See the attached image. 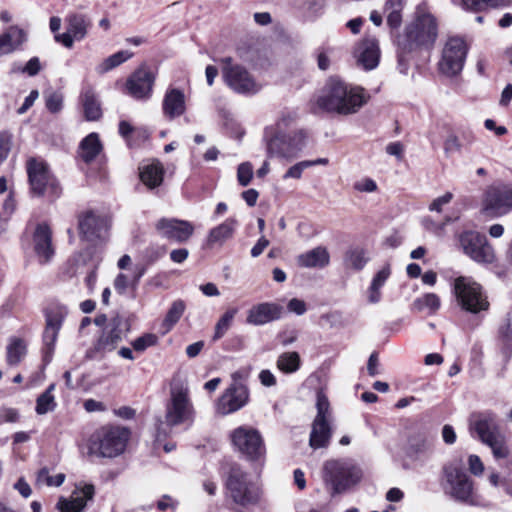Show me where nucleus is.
<instances>
[{
	"instance_id": "obj_19",
	"label": "nucleus",
	"mask_w": 512,
	"mask_h": 512,
	"mask_svg": "<svg viewBox=\"0 0 512 512\" xmlns=\"http://www.w3.org/2000/svg\"><path fill=\"white\" fill-rule=\"evenodd\" d=\"M469 429L472 435L476 434L483 443L501 434L496 415L489 411L472 414L469 419Z\"/></svg>"
},
{
	"instance_id": "obj_25",
	"label": "nucleus",
	"mask_w": 512,
	"mask_h": 512,
	"mask_svg": "<svg viewBox=\"0 0 512 512\" xmlns=\"http://www.w3.org/2000/svg\"><path fill=\"white\" fill-rule=\"evenodd\" d=\"M33 247L40 263H47L53 257L52 231L46 223L36 226L33 233Z\"/></svg>"
},
{
	"instance_id": "obj_27",
	"label": "nucleus",
	"mask_w": 512,
	"mask_h": 512,
	"mask_svg": "<svg viewBox=\"0 0 512 512\" xmlns=\"http://www.w3.org/2000/svg\"><path fill=\"white\" fill-rule=\"evenodd\" d=\"M94 495V486L85 484L77 487L70 499L60 498L57 507L61 512H82L88 500Z\"/></svg>"
},
{
	"instance_id": "obj_48",
	"label": "nucleus",
	"mask_w": 512,
	"mask_h": 512,
	"mask_svg": "<svg viewBox=\"0 0 512 512\" xmlns=\"http://www.w3.org/2000/svg\"><path fill=\"white\" fill-rule=\"evenodd\" d=\"M488 445L496 459H504L509 456V448L506 445L505 439L502 434L498 435L492 440L485 443Z\"/></svg>"
},
{
	"instance_id": "obj_49",
	"label": "nucleus",
	"mask_w": 512,
	"mask_h": 512,
	"mask_svg": "<svg viewBox=\"0 0 512 512\" xmlns=\"http://www.w3.org/2000/svg\"><path fill=\"white\" fill-rule=\"evenodd\" d=\"M132 56H133V53H131L127 50L119 51V52L109 56L108 58H106L104 60V62L102 64L103 71H109V70L119 66L120 64H122L125 61H127L128 59H130Z\"/></svg>"
},
{
	"instance_id": "obj_51",
	"label": "nucleus",
	"mask_w": 512,
	"mask_h": 512,
	"mask_svg": "<svg viewBox=\"0 0 512 512\" xmlns=\"http://www.w3.org/2000/svg\"><path fill=\"white\" fill-rule=\"evenodd\" d=\"M253 178V165L250 162H243L237 168L238 183L246 187L250 184Z\"/></svg>"
},
{
	"instance_id": "obj_34",
	"label": "nucleus",
	"mask_w": 512,
	"mask_h": 512,
	"mask_svg": "<svg viewBox=\"0 0 512 512\" xmlns=\"http://www.w3.org/2000/svg\"><path fill=\"white\" fill-rule=\"evenodd\" d=\"M25 41V33L22 29L11 26L0 35V56L15 51Z\"/></svg>"
},
{
	"instance_id": "obj_36",
	"label": "nucleus",
	"mask_w": 512,
	"mask_h": 512,
	"mask_svg": "<svg viewBox=\"0 0 512 512\" xmlns=\"http://www.w3.org/2000/svg\"><path fill=\"white\" fill-rule=\"evenodd\" d=\"M81 102L85 118L88 121H96L102 116L100 102L92 89H86L82 92Z\"/></svg>"
},
{
	"instance_id": "obj_13",
	"label": "nucleus",
	"mask_w": 512,
	"mask_h": 512,
	"mask_svg": "<svg viewBox=\"0 0 512 512\" xmlns=\"http://www.w3.org/2000/svg\"><path fill=\"white\" fill-rule=\"evenodd\" d=\"M317 415L312 423L309 444L313 449L324 448L331 438L330 404L328 398L321 392L317 394Z\"/></svg>"
},
{
	"instance_id": "obj_18",
	"label": "nucleus",
	"mask_w": 512,
	"mask_h": 512,
	"mask_svg": "<svg viewBox=\"0 0 512 512\" xmlns=\"http://www.w3.org/2000/svg\"><path fill=\"white\" fill-rule=\"evenodd\" d=\"M483 209L496 216L512 210V185L490 187L483 200Z\"/></svg>"
},
{
	"instance_id": "obj_1",
	"label": "nucleus",
	"mask_w": 512,
	"mask_h": 512,
	"mask_svg": "<svg viewBox=\"0 0 512 512\" xmlns=\"http://www.w3.org/2000/svg\"><path fill=\"white\" fill-rule=\"evenodd\" d=\"M296 118L295 112L284 111L274 124L265 127L263 141L268 157L292 160L306 147L307 132L304 129L290 130Z\"/></svg>"
},
{
	"instance_id": "obj_11",
	"label": "nucleus",
	"mask_w": 512,
	"mask_h": 512,
	"mask_svg": "<svg viewBox=\"0 0 512 512\" xmlns=\"http://www.w3.org/2000/svg\"><path fill=\"white\" fill-rule=\"evenodd\" d=\"M194 420V408L188 390L182 387L172 388L170 401L166 407L164 424L168 427L191 424Z\"/></svg>"
},
{
	"instance_id": "obj_24",
	"label": "nucleus",
	"mask_w": 512,
	"mask_h": 512,
	"mask_svg": "<svg viewBox=\"0 0 512 512\" xmlns=\"http://www.w3.org/2000/svg\"><path fill=\"white\" fill-rule=\"evenodd\" d=\"M283 313V307L270 302L252 306L247 312L246 322L250 325L261 326L278 320Z\"/></svg>"
},
{
	"instance_id": "obj_53",
	"label": "nucleus",
	"mask_w": 512,
	"mask_h": 512,
	"mask_svg": "<svg viewBox=\"0 0 512 512\" xmlns=\"http://www.w3.org/2000/svg\"><path fill=\"white\" fill-rule=\"evenodd\" d=\"M45 102L51 113H58L63 108V95L59 92H50L45 96Z\"/></svg>"
},
{
	"instance_id": "obj_58",
	"label": "nucleus",
	"mask_w": 512,
	"mask_h": 512,
	"mask_svg": "<svg viewBox=\"0 0 512 512\" xmlns=\"http://www.w3.org/2000/svg\"><path fill=\"white\" fill-rule=\"evenodd\" d=\"M306 168H309L308 163H305V161L298 162L295 165L291 166L286 171L283 178L284 179H288V178L300 179L302 176L303 170Z\"/></svg>"
},
{
	"instance_id": "obj_64",
	"label": "nucleus",
	"mask_w": 512,
	"mask_h": 512,
	"mask_svg": "<svg viewBox=\"0 0 512 512\" xmlns=\"http://www.w3.org/2000/svg\"><path fill=\"white\" fill-rule=\"evenodd\" d=\"M258 377L261 384L265 387H272L277 383L276 377L268 369L261 370Z\"/></svg>"
},
{
	"instance_id": "obj_52",
	"label": "nucleus",
	"mask_w": 512,
	"mask_h": 512,
	"mask_svg": "<svg viewBox=\"0 0 512 512\" xmlns=\"http://www.w3.org/2000/svg\"><path fill=\"white\" fill-rule=\"evenodd\" d=\"M157 343V336L151 333L144 334L135 339L131 345L136 352H143Z\"/></svg>"
},
{
	"instance_id": "obj_50",
	"label": "nucleus",
	"mask_w": 512,
	"mask_h": 512,
	"mask_svg": "<svg viewBox=\"0 0 512 512\" xmlns=\"http://www.w3.org/2000/svg\"><path fill=\"white\" fill-rule=\"evenodd\" d=\"M166 254V247L160 245H151L147 247L143 254L146 265H152Z\"/></svg>"
},
{
	"instance_id": "obj_33",
	"label": "nucleus",
	"mask_w": 512,
	"mask_h": 512,
	"mask_svg": "<svg viewBox=\"0 0 512 512\" xmlns=\"http://www.w3.org/2000/svg\"><path fill=\"white\" fill-rule=\"evenodd\" d=\"M238 226L235 218H228L218 226L209 231L207 242L209 245H222L225 241L231 239Z\"/></svg>"
},
{
	"instance_id": "obj_15",
	"label": "nucleus",
	"mask_w": 512,
	"mask_h": 512,
	"mask_svg": "<svg viewBox=\"0 0 512 512\" xmlns=\"http://www.w3.org/2000/svg\"><path fill=\"white\" fill-rule=\"evenodd\" d=\"M468 47L460 37H451L447 40L442 58L439 62V70L446 76L452 77L459 74L464 66Z\"/></svg>"
},
{
	"instance_id": "obj_6",
	"label": "nucleus",
	"mask_w": 512,
	"mask_h": 512,
	"mask_svg": "<svg viewBox=\"0 0 512 512\" xmlns=\"http://www.w3.org/2000/svg\"><path fill=\"white\" fill-rule=\"evenodd\" d=\"M228 496L234 503L246 507L258 503L260 488L243 469L232 466L226 480Z\"/></svg>"
},
{
	"instance_id": "obj_47",
	"label": "nucleus",
	"mask_w": 512,
	"mask_h": 512,
	"mask_svg": "<svg viewBox=\"0 0 512 512\" xmlns=\"http://www.w3.org/2000/svg\"><path fill=\"white\" fill-rule=\"evenodd\" d=\"M509 0H462V5L466 10L482 11L488 7H497L504 5Z\"/></svg>"
},
{
	"instance_id": "obj_21",
	"label": "nucleus",
	"mask_w": 512,
	"mask_h": 512,
	"mask_svg": "<svg viewBox=\"0 0 512 512\" xmlns=\"http://www.w3.org/2000/svg\"><path fill=\"white\" fill-rule=\"evenodd\" d=\"M156 229L163 237L179 243L186 242L194 232V226L190 222L174 218L160 219Z\"/></svg>"
},
{
	"instance_id": "obj_46",
	"label": "nucleus",
	"mask_w": 512,
	"mask_h": 512,
	"mask_svg": "<svg viewBox=\"0 0 512 512\" xmlns=\"http://www.w3.org/2000/svg\"><path fill=\"white\" fill-rule=\"evenodd\" d=\"M65 480V474L59 473L55 476L49 475V470L47 468H42L38 471L36 477V486H48V487H59L63 484Z\"/></svg>"
},
{
	"instance_id": "obj_26",
	"label": "nucleus",
	"mask_w": 512,
	"mask_h": 512,
	"mask_svg": "<svg viewBox=\"0 0 512 512\" xmlns=\"http://www.w3.org/2000/svg\"><path fill=\"white\" fill-rule=\"evenodd\" d=\"M79 233L89 241L100 238L106 230V222L93 211H85L78 216Z\"/></svg>"
},
{
	"instance_id": "obj_23",
	"label": "nucleus",
	"mask_w": 512,
	"mask_h": 512,
	"mask_svg": "<svg viewBox=\"0 0 512 512\" xmlns=\"http://www.w3.org/2000/svg\"><path fill=\"white\" fill-rule=\"evenodd\" d=\"M154 76L146 68H139L127 80L129 94L136 99L149 98L152 93Z\"/></svg>"
},
{
	"instance_id": "obj_5",
	"label": "nucleus",
	"mask_w": 512,
	"mask_h": 512,
	"mask_svg": "<svg viewBox=\"0 0 512 512\" xmlns=\"http://www.w3.org/2000/svg\"><path fill=\"white\" fill-rule=\"evenodd\" d=\"M130 437V431L120 426H104L97 430L89 447L90 454L113 458L122 454Z\"/></svg>"
},
{
	"instance_id": "obj_62",
	"label": "nucleus",
	"mask_w": 512,
	"mask_h": 512,
	"mask_svg": "<svg viewBox=\"0 0 512 512\" xmlns=\"http://www.w3.org/2000/svg\"><path fill=\"white\" fill-rule=\"evenodd\" d=\"M385 150H386L387 154H389L391 156H395L398 160L403 159L405 148L401 142H399V141L391 142L386 146Z\"/></svg>"
},
{
	"instance_id": "obj_45",
	"label": "nucleus",
	"mask_w": 512,
	"mask_h": 512,
	"mask_svg": "<svg viewBox=\"0 0 512 512\" xmlns=\"http://www.w3.org/2000/svg\"><path fill=\"white\" fill-rule=\"evenodd\" d=\"M440 305V298L434 293L424 294L413 302V307L417 311L428 310L431 313L436 312L440 308Z\"/></svg>"
},
{
	"instance_id": "obj_43",
	"label": "nucleus",
	"mask_w": 512,
	"mask_h": 512,
	"mask_svg": "<svg viewBox=\"0 0 512 512\" xmlns=\"http://www.w3.org/2000/svg\"><path fill=\"white\" fill-rule=\"evenodd\" d=\"M300 367V356L297 352H285L277 359V368L284 373L296 372Z\"/></svg>"
},
{
	"instance_id": "obj_57",
	"label": "nucleus",
	"mask_w": 512,
	"mask_h": 512,
	"mask_svg": "<svg viewBox=\"0 0 512 512\" xmlns=\"http://www.w3.org/2000/svg\"><path fill=\"white\" fill-rule=\"evenodd\" d=\"M453 199V194L451 192H446L445 194L435 198L431 204L429 205L430 211L441 212L443 206L449 204Z\"/></svg>"
},
{
	"instance_id": "obj_4",
	"label": "nucleus",
	"mask_w": 512,
	"mask_h": 512,
	"mask_svg": "<svg viewBox=\"0 0 512 512\" xmlns=\"http://www.w3.org/2000/svg\"><path fill=\"white\" fill-rule=\"evenodd\" d=\"M440 485L445 495L462 503H472L474 483L467 474L461 459H453L442 468Z\"/></svg>"
},
{
	"instance_id": "obj_28",
	"label": "nucleus",
	"mask_w": 512,
	"mask_h": 512,
	"mask_svg": "<svg viewBox=\"0 0 512 512\" xmlns=\"http://www.w3.org/2000/svg\"><path fill=\"white\" fill-rule=\"evenodd\" d=\"M162 111L164 116L169 120L183 115L186 111L185 95L183 91L177 88L168 89L163 98Z\"/></svg>"
},
{
	"instance_id": "obj_35",
	"label": "nucleus",
	"mask_w": 512,
	"mask_h": 512,
	"mask_svg": "<svg viewBox=\"0 0 512 512\" xmlns=\"http://www.w3.org/2000/svg\"><path fill=\"white\" fill-rule=\"evenodd\" d=\"M164 167L159 161H153L140 168V179L149 189L160 186L163 182Z\"/></svg>"
},
{
	"instance_id": "obj_9",
	"label": "nucleus",
	"mask_w": 512,
	"mask_h": 512,
	"mask_svg": "<svg viewBox=\"0 0 512 512\" xmlns=\"http://www.w3.org/2000/svg\"><path fill=\"white\" fill-rule=\"evenodd\" d=\"M459 245L463 253L479 264H492L496 254L485 235L474 230H467L459 234Z\"/></svg>"
},
{
	"instance_id": "obj_60",
	"label": "nucleus",
	"mask_w": 512,
	"mask_h": 512,
	"mask_svg": "<svg viewBox=\"0 0 512 512\" xmlns=\"http://www.w3.org/2000/svg\"><path fill=\"white\" fill-rule=\"evenodd\" d=\"M354 189L359 192L371 193L376 191L377 184L371 178H364L354 183Z\"/></svg>"
},
{
	"instance_id": "obj_56",
	"label": "nucleus",
	"mask_w": 512,
	"mask_h": 512,
	"mask_svg": "<svg viewBox=\"0 0 512 512\" xmlns=\"http://www.w3.org/2000/svg\"><path fill=\"white\" fill-rule=\"evenodd\" d=\"M113 286L118 294L124 295L127 289L131 287V280L126 274L119 273L114 279Z\"/></svg>"
},
{
	"instance_id": "obj_22",
	"label": "nucleus",
	"mask_w": 512,
	"mask_h": 512,
	"mask_svg": "<svg viewBox=\"0 0 512 512\" xmlns=\"http://www.w3.org/2000/svg\"><path fill=\"white\" fill-rule=\"evenodd\" d=\"M354 56L357 64L365 70H372L378 66L380 48L376 38L367 37L358 43Z\"/></svg>"
},
{
	"instance_id": "obj_12",
	"label": "nucleus",
	"mask_w": 512,
	"mask_h": 512,
	"mask_svg": "<svg viewBox=\"0 0 512 512\" xmlns=\"http://www.w3.org/2000/svg\"><path fill=\"white\" fill-rule=\"evenodd\" d=\"M233 446L247 459L258 460L265 454V445L258 430L240 426L230 435Z\"/></svg>"
},
{
	"instance_id": "obj_10",
	"label": "nucleus",
	"mask_w": 512,
	"mask_h": 512,
	"mask_svg": "<svg viewBox=\"0 0 512 512\" xmlns=\"http://www.w3.org/2000/svg\"><path fill=\"white\" fill-rule=\"evenodd\" d=\"M220 61L223 64V79L234 92L239 94H255L260 90L261 86L245 67L233 63L230 57L222 58Z\"/></svg>"
},
{
	"instance_id": "obj_59",
	"label": "nucleus",
	"mask_w": 512,
	"mask_h": 512,
	"mask_svg": "<svg viewBox=\"0 0 512 512\" xmlns=\"http://www.w3.org/2000/svg\"><path fill=\"white\" fill-rule=\"evenodd\" d=\"M461 147L462 145L459 138L454 134L449 135L444 141V150L446 154L459 152Z\"/></svg>"
},
{
	"instance_id": "obj_3",
	"label": "nucleus",
	"mask_w": 512,
	"mask_h": 512,
	"mask_svg": "<svg viewBox=\"0 0 512 512\" xmlns=\"http://www.w3.org/2000/svg\"><path fill=\"white\" fill-rule=\"evenodd\" d=\"M437 35L438 25L435 17L429 13H422L397 36L396 43L402 53H406L419 47H431Z\"/></svg>"
},
{
	"instance_id": "obj_61",
	"label": "nucleus",
	"mask_w": 512,
	"mask_h": 512,
	"mask_svg": "<svg viewBox=\"0 0 512 512\" xmlns=\"http://www.w3.org/2000/svg\"><path fill=\"white\" fill-rule=\"evenodd\" d=\"M469 470L475 476L482 475L484 471V465L481 459L477 455H470L468 458Z\"/></svg>"
},
{
	"instance_id": "obj_37",
	"label": "nucleus",
	"mask_w": 512,
	"mask_h": 512,
	"mask_svg": "<svg viewBox=\"0 0 512 512\" xmlns=\"http://www.w3.org/2000/svg\"><path fill=\"white\" fill-rule=\"evenodd\" d=\"M390 275L391 269L389 265L384 266L376 273L368 289V301L370 303L375 304L381 300V288L384 286Z\"/></svg>"
},
{
	"instance_id": "obj_54",
	"label": "nucleus",
	"mask_w": 512,
	"mask_h": 512,
	"mask_svg": "<svg viewBox=\"0 0 512 512\" xmlns=\"http://www.w3.org/2000/svg\"><path fill=\"white\" fill-rule=\"evenodd\" d=\"M60 329L61 328L58 327V326H54L52 324L46 323L45 330H44V333H43V341H44L45 346L49 350L53 349L54 344H55V342L57 340L58 333H59Z\"/></svg>"
},
{
	"instance_id": "obj_42",
	"label": "nucleus",
	"mask_w": 512,
	"mask_h": 512,
	"mask_svg": "<svg viewBox=\"0 0 512 512\" xmlns=\"http://www.w3.org/2000/svg\"><path fill=\"white\" fill-rule=\"evenodd\" d=\"M68 314V308L58 302L51 303L46 309V323L58 326L61 328L64 318Z\"/></svg>"
},
{
	"instance_id": "obj_40",
	"label": "nucleus",
	"mask_w": 512,
	"mask_h": 512,
	"mask_svg": "<svg viewBox=\"0 0 512 512\" xmlns=\"http://www.w3.org/2000/svg\"><path fill=\"white\" fill-rule=\"evenodd\" d=\"M237 312H238L237 308H229L219 318V320L217 321V323L215 325L214 334L212 337L213 342L218 341L226 334V332L230 329Z\"/></svg>"
},
{
	"instance_id": "obj_7",
	"label": "nucleus",
	"mask_w": 512,
	"mask_h": 512,
	"mask_svg": "<svg viewBox=\"0 0 512 512\" xmlns=\"http://www.w3.org/2000/svg\"><path fill=\"white\" fill-rule=\"evenodd\" d=\"M324 480L332 487V494L344 492L358 483L362 477L361 469L349 460H328L323 466Z\"/></svg>"
},
{
	"instance_id": "obj_44",
	"label": "nucleus",
	"mask_w": 512,
	"mask_h": 512,
	"mask_svg": "<svg viewBox=\"0 0 512 512\" xmlns=\"http://www.w3.org/2000/svg\"><path fill=\"white\" fill-rule=\"evenodd\" d=\"M55 389V384L49 385V387L43 392L38 398L36 402V412L39 415L46 414L50 411H53L56 403L54 400V396L52 395L53 390Z\"/></svg>"
},
{
	"instance_id": "obj_8",
	"label": "nucleus",
	"mask_w": 512,
	"mask_h": 512,
	"mask_svg": "<svg viewBox=\"0 0 512 512\" xmlns=\"http://www.w3.org/2000/svg\"><path fill=\"white\" fill-rule=\"evenodd\" d=\"M453 290L458 304L466 311L478 313L488 309L489 303L480 284L471 277H457L454 280Z\"/></svg>"
},
{
	"instance_id": "obj_2",
	"label": "nucleus",
	"mask_w": 512,
	"mask_h": 512,
	"mask_svg": "<svg viewBox=\"0 0 512 512\" xmlns=\"http://www.w3.org/2000/svg\"><path fill=\"white\" fill-rule=\"evenodd\" d=\"M369 96L361 87L351 86L344 81L331 78L325 86L317 104L328 112L342 115L354 114L364 106Z\"/></svg>"
},
{
	"instance_id": "obj_29",
	"label": "nucleus",
	"mask_w": 512,
	"mask_h": 512,
	"mask_svg": "<svg viewBox=\"0 0 512 512\" xmlns=\"http://www.w3.org/2000/svg\"><path fill=\"white\" fill-rule=\"evenodd\" d=\"M433 452V441L425 435H416L409 441L406 455L413 461H424Z\"/></svg>"
},
{
	"instance_id": "obj_38",
	"label": "nucleus",
	"mask_w": 512,
	"mask_h": 512,
	"mask_svg": "<svg viewBox=\"0 0 512 512\" xmlns=\"http://www.w3.org/2000/svg\"><path fill=\"white\" fill-rule=\"evenodd\" d=\"M488 480L494 487H501L504 493L512 498V460H510L505 467L503 475L500 476L497 472L490 473Z\"/></svg>"
},
{
	"instance_id": "obj_30",
	"label": "nucleus",
	"mask_w": 512,
	"mask_h": 512,
	"mask_svg": "<svg viewBox=\"0 0 512 512\" xmlns=\"http://www.w3.org/2000/svg\"><path fill=\"white\" fill-rule=\"evenodd\" d=\"M370 261L368 249L360 244L349 246L343 256V264L347 269L361 271Z\"/></svg>"
},
{
	"instance_id": "obj_14",
	"label": "nucleus",
	"mask_w": 512,
	"mask_h": 512,
	"mask_svg": "<svg viewBox=\"0 0 512 512\" xmlns=\"http://www.w3.org/2000/svg\"><path fill=\"white\" fill-rule=\"evenodd\" d=\"M27 173L33 194L41 196L47 192L53 199L60 195L61 189L43 161L28 160Z\"/></svg>"
},
{
	"instance_id": "obj_39",
	"label": "nucleus",
	"mask_w": 512,
	"mask_h": 512,
	"mask_svg": "<svg viewBox=\"0 0 512 512\" xmlns=\"http://www.w3.org/2000/svg\"><path fill=\"white\" fill-rule=\"evenodd\" d=\"M185 309L186 305L183 300H176L172 303L162 323L164 332H169L174 327L182 317Z\"/></svg>"
},
{
	"instance_id": "obj_32",
	"label": "nucleus",
	"mask_w": 512,
	"mask_h": 512,
	"mask_svg": "<svg viewBox=\"0 0 512 512\" xmlns=\"http://www.w3.org/2000/svg\"><path fill=\"white\" fill-rule=\"evenodd\" d=\"M103 144L99 134L92 132L88 134L79 144L78 156L82 161L89 164L102 152Z\"/></svg>"
},
{
	"instance_id": "obj_16",
	"label": "nucleus",
	"mask_w": 512,
	"mask_h": 512,
	"mask_svg": "<svg viewBox=\"0 0 512 512\" xmlns=\"http://www.w3.org/2000/svg\"><path fill=\"white\" fill-rule=\"evenodd\" d=\"M91 21L89 18L81 13H72L65 18L66 31L54 35L57 43L62 44L64 47L70 49L73 47L75 41H82L86 38Z\"/></svg>"
},
{
	"instance_id": "obj_20",
	"label": "nucleus",
	"mask_w": 512,
	"mask_h": 512,
	"mask_svg": "<svg viewBox=\"0 0 512 512\" xmlns=\"http://www.w3.org/2000/svg\"><path fill=\"white\" fill-rule=\"evenodd\" d=\"M249 398V392L246 386L234 383L220 397L217 404V411L220 414L227 415L238 411L244 407Z\"/></svg>"
},
{
	"instance_id": "obj_17",
	"label": "nucleus",
	"mask_w": 512,
	"mask_h": 512,
	"mask_svg": "<svg viewBox=\"0 0 512 512\" xmlns=\"http://www.w3.org/2000/svg\"><path fill=\"white\" fill-rule=\"evenodd\" d=\"M129 329V323L126 319L119 315L113 317L96 341L94 346L95 350L97 352H109L114 350L117 345L126 338Z\"/></svg>"
},
{
	"instance_id": "obj_31",
	"label": "nucleus",
	"mask_w": 512,
	"mask_h": 512,
	"mask_svg": "<svg viewBox=\"0 0 512 512\" xmlns=\"http://www.w3.org/2000/svg\"><path fill=\"white\" fill-rule=\"evenodd\" d=\"M330 263V255L326 247L318 246L298 255L297 264L304 268H324Z\"/></svg>"
},
{
	"instance_id": "obj_41",
	"label": "nucleus",
	"mask_w": 512,
	"mask_h": 512,
	"mask_svg": "<svg viewBox=\"0 0 512 512\" xmlns=\"http://www.w3.org/2000/svg\"><path fill=\"white\" fill-rule=\"evenodd\" d=\"M26 354V343L20 338H12L7 346V362L17 365Z\"/></svg>"
},
{
	"instance_id": "obj_63",
	"label": "nucleus",
	"mask_w": 512,
	"mask_h": 512,
	"mask_svg": "<svg viewBox=\"0 0 512 512\" xmlns=\"http://www.w3.org/2000/svg\"><path fill=\"white\" fill-rule=\"evenodd\" d=\"M287 308L290 312L303 315L306 312V304L303 300L293 298L288 302Z\"/></svg>"
},
{
	"instance_id": "obj_55",
	"label": "nucleus",
	"mask_w": 512,
	"mask_h": 512,
	"mask_svg": "<svg viewBox=\"0 0 512 512\" xmlns=\"http://www.w3.org/2000/svg\"><path fill=\"white\" fill-rule=\"evenodd\" d=\"M12 135L7 131L0 132V161H4L11 150Z\"/></svg>"
}]
</instances>
